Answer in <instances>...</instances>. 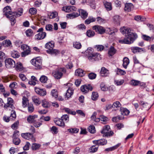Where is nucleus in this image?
<instances>
[{
    "label": "nucleus",
    "mask_w": 154,
    "mask_h": 154,
    "mask_svg": "<svg viewBox=\"0 0 154 154\" xmlns=\"http://www.w3.org/2000/svg\"><path fill=\"white\" fill-rule=\"evenodd\" d=\"M97 115V113L96 112H93L91 116V119L94 121L98 122L100 121V119L99 118H96V116Z\"/></svg>",
    "instance_id": "ea45409f"
},
{
    "label": "nucleus",
    "mask_w": 154,
    "mask_h": 154,
    "mask_svg": "<svg viewBox=\"0 0 154 154\" xmlns=\"http://www.w3.org/2000/svg\"><path fill=\"white\" fill-rule=\"evenodd\" d=\"M74 89L72 88H69L66 91L65 95V98L68 99L73 94Z\"/></svg>",
    "instance_id": "2eb2a0df"
},
{
    "label": "nucleus",
    "mask_w": 154,
    "mask_h": 154,
    "mask_svg": "<svg viewBox=\"0 0 154 154\" xmlns=\"http://www.w3.org/2000/svg\"><path fill=\"white\" fill-rule=\"evenodd\" d=\"M54 46V43L53 41L49 42L47 43L45 45V47L48 49V50L52 49Z\"/></svg>",
    "instance_id": "a878e982"
},
{
    "label": "nucleus",
    "mask_w": 154,
    "mask_h": 154,
    "mask_svg": "<svg viewBox=\"0 0 154 154\" xmlns=\"http://www.w3.org/2000/svg\"><path fill=\"white\" fill-rule=\"evenodd\" d=\"M92 89V86L90 84L85 85L81 87V91L84 93H87L89 91H91Z\"/></svg>",
    "instance_id": "1a4fd4ad"
},
{
    "label": "nucleus",
    "mask_w": 154,
    "mask_h": 154,
    "mask_svg": "<svg viewBox=\"0 0 154 154\" xmlns=\"http://www.w3.org/2000/svg\"><path fill=\"white\" fill-rule=\"evenodd\" d=\"M28 110L29 112H32L34 110V107L32 104H29L27 106Z\"/></svg>",
    "instance_id": "bf43d9fd"
},
{
    "label": "nucleus",
    "mask_w": 154,
    "mask_h": 154,
    "mask_svg": "<svg viewBox=\"0 0 154 154\" xmlns=\"http://www.w3.org/2000/svg\"><path fill=\"white\" fill-rule=\"evenodd\" d=\"M120 30L123 34H125V37L124 39L119 41V42L120 43L131 44L133 43L137 38V34L132 32L129 28H121Z\"/></svg>",
    "instance_id": "f257e3e1"
},
{
    "label": "nucleus",
    "mask_w": 154,
    "mask_h": 154,
    "mask_svg": "<svg viewBox=\"0 0 154 154\" xmlns=\"http://www.w3.org/2000/svg\"><path fill=\"white\" fill-rule=\"evenodd\" d=\"M93 143L94 144H95L99 146L104 145H106L107 143V140L104 139H100L97 140H94L93 141Z\"/></svg>",
    "instance_id": "f8f14e48"
},
{
    "label": "nucleus",
    "mask_w": 154,
    "mask_h": 154,
    "mask_svg": "<svg viewBox=\"0 0 154 154\" xmlns=\"http://www.w3.org/2000/svg\"><path fill=\"white\" fill-rule=\"evenodd\" d=\"M92 28L94 30H95L96 32L101 34L104 33L105 32V30L104 28L100 26L95 25Z\"/></svg>",
    "instance_id": "ddd939ff"
},
{
    "label": "nucleus",
    "mask_w": 154,
    "mask_h": 154,
    "mask_svg": "<svg viewBox=\"0 0 154 154\" xmlns=\"http://www.w3.org/2000/svg\"><path fill=\"white\" fill-rule=\"evenodd\" d=\"M77 10L76 8L74 6H68L63 7L62 10L66 12H72L76 11Z\"/></svg>",
    "instance_id": "4468645a"
},
{
    "label": "nucleus",
    "mask_w": 154,
    "mask_h": 154,
    "mask_svg": "<svg viewBox=\"0 0 154 154\" xmlns=\"http://www.w3.org/2000/svg\"><path fill=\"white\" fill-rule=\"evenodd\" d=\"M120 145V144L119 143L112 147H110L109 148H106L105 149V150L106 151H112L117 149L118 147Z\"/></svg>",
    "instance_id": "3c124183"
},
{
    "label": "nucleus",
    "mask_w": 154,
    "mask_h": 154,
    "mask_svg": "<svg viewBox=\"0 0 154 154\" xmlns=\"http://www.w3.org/2000/svg\"><path fill=\"white\" fill-rule=\"evenodd\" d=\"M46 52L51 55L56 56L60 54V51L57 49H52L51 50H47Z\"/></svg>",
    "instance_id": "412c9836"
},
{
    "label": "nucleus",
    "mask_w": 154,
    "mask_h": 154,
    "mask_svg": "<svg viewBox=\"0 0 154 154\" xmlns=\"http://www.w3.org/2000/svg\"><path fill=\"white\" fill-rule=\"evenodd\" d=\"M129 63V59L127 57H125L123 59V67L126 69L127 66Z\"/></svg>",
    "instance_id": "2f4dec72"
},
{
    "label": "nucleus",
    "mask_w": 154,
    "mask_h": 154,
    "mask_svg": "<svg viewBox=\"0 0 154 154\" xmlns=\"http://www.w3.org/2000/svg\"><path fill=\"white\" fill-rule=\"evenodd\" d=\"M48 79L47 77L44 75H42L40 77L39 80L42 83H45Z\"/></svg>",
    "instance_id": "4d7b16f0"
},
{
    "label": "nucleus",
    "mask_w": 154,
    "mask_h": 154,
    "mask_svg": "<svg viewBox=\"0 0 154 154\" xmlns=\"http://www.w3.org/2000/svg\"><path fill=\"white\" fill-rule=\"evenodd\" d=\"M38 117L37 115L29 116L27 118V121L30 123H34L35 122V119Z\"/></svg>",
    "instance_id": "4be33fe9"
},
{
    "label": "nucleus",
    "mask_w": 154,
    "mask_h": 154,
    "mask_svg": "<svg viewBox=\"0 0 154 154\" xmlns=\"http://www.w3.org/2000/svg\"><path fill=\"white\" fill-rule=\"evenodd\" d=\"M48 15L50 18L53 19L55 18L58 16V13L56 11L53 12L49 14Z\"/></svg>",
    "instance_id": "864d4df0"
},
{
    "label": "nucleus",
    "mask_w": 154,
    "mask_h": 154,
    "mask_svg": "<svg viewBox=\"0 0 154 154\" xmlns=\"http://www.w3.org/2000/svg\"><path fill=\"white\" fill-rule=\"evenodd\" d=\"M13 99L10 97L8 98L7 99V103L6 104H5L4 105V108L8 109L10 107L11 109V110H14L15 108V107L13 105Z\"/></svg>",
    "instance_id": "9b49d317"
},
{
    "label": "nucleus",
    "mask_w": 154,
    "mask_h": 154,
    "mask_svg": "<svg viewBox=\"0 0 154 154\" xmlns=\"http://www.w3.org/2000/svg\"><path fill=\"white\" fill-rule=\"evenodd\" d=\"M35 92L40 96H44L46 94V92L45 90L36 88H35Z\"/></svg>",
    "instance_id": "dca6fc26"
},
{
    "label": "nucleus",
    "mask_w": 154,
    "mask_h": 154,
    "mask_svg": "<svg viewBox=\"0 0 154 154\" xmlns=\"http://www.w3.org/2000/svg\"><path fill=\"white\" fill-rule=\"evenodd\" d=\"M134 19L139 22H142L144 21L145 20V18L144 17L140 16H136L134 17Z\"/></svg>",
    "instance_id": "a18cd8bd"
},
{
    "label": "nucleus",
    "mask_w": 154,
    "mask_h": 154,
    "mask_svg": "<svg viewBox=\"0 0 154 154\" xmlns=\"http://www.w3.org/2000/svg\"><path fill=\"white\" fill-rule=\"evenodd\" d=\"M21 136L24 139L28 140L32 139L33 137V135L30 133H22L21 134Z\"/></svg>",
    "instance_id": "f3484780"
},
{
    "label": "nucleus",
    "mask_w": 154,
    "mask_h": 154,
    "mask_svg": "<svg viewBox=\"0 0 154 154\" xmlns=\"http://www.w3.org/2000/svg\"><path fill=\"white\" fill-rule=\"evenodd\" d=\"M139 81L137 80L132 79L131 80L130 84L131 85L133 86H137L139 85Z\"/></svg>",
    "instance_id": "8fccbe9b"
},
{
    "label": "nucleus",
    "mask_w": 154,
    "mask_h": 154,
    "mask_svg": "<svg viewBox=\"0 0 154 154\" xmlns=\"http://www.w3.org/2000/svg\"><path fill=\"white\" fill-rule=\"evenodd\" d=\"M2 44L3 46L5 47H8L11 46L12 44L9 40H6L3 41Z\"/></svg>",
    "instance_id": "473e14b6"
},
{
    "label": "nucleus",
    "mask_w": 154,
    "mask_h": 154,
    "mask_svg": "<svg viewBox=\"0 0 154 154\" xmlns=\"http://www.w3.org/2000/svg\"><path fill=\"white\" fill-rule=\"evenodd\" d=\"M85 74V73H84V71L82 69H76L75 72V75L80 77L83 76Z\"/></svg>",
    "instance_id": "bb28decb"
},
{
    "label": "nucleus",
    "mask_w": 154,
    "mask_h": 154,
    "mask_svg": "<svg viewBox=\"0 0 154 154\" xmlns=\"http://www.w3.org/2000/svg\"><path fill=\"white\" fill-rule=\"evenodd\" d=\"M98 148V146L97 144L93 145L89 149L90 152L92 153L95 152L97 151Z\"/></svg>",
    "instance_id": "c9c22d12"
},
{
    "label": "nucleus",
    "mask_w": 154,
    "mask_h": 154,
    "mask_svg": "<svg viewBox=\"0 0 154 154\" xmlns=\"http://www.w3.org/2000/svg\"><path fill=\"white\" fill-rule=\"evenodd\" d=\"M88 131L91 133H94L95 132V127L93 125H91L88 127Z\"/></svg>",
    "instance_id": "338daca9"
},
{
    "label": "nucleus",
    "mask_w": 154,
    "mask_h": 154,
    "mask_svg": "<svg viewBox=\"0 0 154 154\" xmlns=\"http://www.w3.org/2000/svg\"><path fill=\"white\" fill-rule=\"evenodd\" d=\"M32 99L36 105H38L41 103V100L38 97L36 96H33L32 97Z\"/></svg>",
    "instance_id": "cd10ccee"
},
{
    "label": "nucleus",
    "mask_w": 154,
    "mask_h": 154,
    "mask_svg": "<svg viewBox=\"0 0 154 154\" xmlns=\"http://www.w3.org/2000/svg\"><path fill=\"white\" fill-rule=\"evenodd\" d=\"M23 12V10L22 8H21L18 12H14L12 13V15L16 18L17 17H19L21 16Z\"/></svg>",
    "instance_id": "c85d7f7f"
},
{
    "label": "nucleus",
    "mask_w": 154,
    "mask_h": 154,
    "mask_svg": "<svg viewBox=\"0 0 154 154\" xmlns=\"http://www.w3.org/2000/svg\"><path fill=\"white\" fill-rule=\"evenodd\" d=\"M11 55L14 58H18L20 56L19 53L15 51H13L11 52Z\"/></svg>",
    "instance_id": "37998d69"
},
{
    "label": "nucleus",
    "mask_w": 154,
    "mask_h": 154,
    "mask_svg": "<svg viewBox=\"0 0 154 154\" xmlns=\"http://www.w3.org/2000/svg\"><path fill=\"white\" fill-rule=\"evenodd\" d=\"M98 97V94L97 92H93L92 93L91 99L93 100H97Z\"/></svg>",
    "instance_id": "5fc2aeb1"
},
{
    "label": "nucleus",
    "mask_w": 154,
    "mask_h": 154,
    "mask_svg": "<svg viewBox=\"0 0 154 154\" xmlns=\"http://www.w3.org/2000/svg\"><path fill=\"white\" fill-rule=\"evenodd\" d=\"M4 14L7 17H9L10 20L11 24L14 25L16 22L15 18L12 15V13L10 6H7L5 7L3 10Z\"/></svg>",
    "instance_id": "7ed1b4c3"
},
{
    "label": "nucleus",
    "mask_w": 154,
    "mask_h": 154,
    "mask_svg": "<svg viewBox=\"0 0 154 154\" xmlns=\"http://www.w3.org/2000/svg\"><path fill=\"white\" fill-rule=\"evenodd\" d=\"M66 69L64 68H58L56 71L53 73V75L56 79H60L63 76V73H65Z\"/></svg>",
    "instance_id": "20e7f679"
},
{
    "label": "nucleus",
    "mask_w": 154,
    "mask_h": 154,
    "mask_svg": "<svg viewBox=\"0 0 154 154\" xmlns=\"http://www.w3.org/2000/svg\"><path fill=\"white\" fill-rule=\"evenodd\" d=\"M44 30L43 28L39 29L37 31V32H39L38 34L35 35V39L37 40H40L44 39L46 35V33L45 32H43Z\"/></svg>",
    "instance_id": "39448f33"
},
{
    "label": "nucleus",
    "mask_w": 154,
    "mask_h": 154,
    "mask_svg": "<svg viewBox=\"0 0 154 154\" xmlns=\"http://www.w3.org/2000/svg\"><path fill=\"white\" fill-rule=\"evenodd\" d=\"M96 19L92 17H89L88 19L85 20V23L87 24H89L91 22H94Z\"/></svg>",
    "instance_id": "e433bc0d"
},
{
    "label": "nucleus",
    "mask_w": 154,
    "mask_h": 154,
    "mask_svg": "<svg viewBox=\"0 0 154 154\" xmlns=\"http://www.w3.org/2000/svg\"><path fill=\"white\" fill-rule=\"evenodd\" d=\"M51 94L55 98H57L58 94L57 90L56 89L52 90L51 92Z\"/></svg>",
    "instance_id": "09e8293b"
},
{
    "label": "nucleus",
    "mask_w": 154,
    "mask_h": 154,
    "mask_svg": "<svg viewBox=\"0 0 154 154\" xmlns=\"http://www.w3.org/2000/svg\"><path fill=\"white\" fill-rule=\"evenodd\" d=\"M116 50L112 46H111L108 50V54L110 56H112L116 52Z\"/></svg>",
    "instance_id": "72a5a7b5"
},
{
    "label": "nucleus",
    "mask_w": 154,
    "mask_h": 154,
    "mask_svg": "<svg viewBox=\"0 0 154 154\" xmlns=\"http://www.w3.org/2000/svg\"><path fill=\"white\" fill-rule=\"evenodd\" d=\"M103 5L106 10L108 11H110L112 10V4L110 2H109L106 1L103 2Z\"/></svg>",
    "instance_id": "aec40b11"
},
{
    "label": "nucleus",
    "mask_w": 154,
    "mask_h": 154,
    "mask_svg": "<svg viewBox=\"0 0 154 154\" xmlns=\"http://www.w3.org/2000/svg\"><path fill=\"white\" fill-rule=\"evenodd\" d=\"M13 142L16 145H18L20 143V140L17 137H13Z\"/></svg>",
    "instance_id": "774afa93"
},
{
    "label": "nucleus",
    "mask_w": 154,
    "mask_h": 154,
    "mask_svg": "<svg viewBox=\"0 0 154 154\" xmlns=\"http://www.w3.org/2000/svg\"><path fill=\"white\" fill-rule=\"evenodd\" d=\"M87 35L88 37H92L93 36L95 35L94 32L91 30H88L86 32Z\"/></svg>",
    "instance_id": "e2e57ef3"
},
{
    "label": "nucleus",
    "mask_w": 154,
    "mask_h": 154,
    "mask_svg": "<svg viewBox=\"0 0 154 154\" xmlns=\"http://www.w3.org/2000/svg\"><path fill=\"white\" fill-rule=\"evenodd\" d=\"M16 69L17 70L19 71H22L23 70V66L21 63L19 62L17 63Z\"/></svg>",
    "instance_id": "de8ad7c7"
},
{
    "label": "nucleus",
    "mask_w": 154,
    "mask_h": 154,
    "mask_svg": "<svg viewBox=\"0 0 154 154\" xmlns=\"http://www.w3.org/2000/svg\"><path fill=\"white\" fill-rule=\"evenodd\" d=\"M73 47L77 49H80L82 47V45L81 43L79 42H74L73 43Z\"/></svg>",
    "instance_id": "79ce46f5"
},
{
    "label": "nucleus",
    "mask_w": 154,
    "mask_h": 154,
    "mask_svg": "<svg viewBox=\"0 0 154 154\" xmlns=\"http://www.w3.org/2000/svg\"><path fill=\"white\" fill-rule=\"evenodd\" d=\"M26 33L27 36L28 37H30L33 35V31L30 29L26 30Z\"/></svg>",
    "instance_id": "680f3d73"
},
{
    "label": "nucleus",
    "mask_w": 154,
    "mask_h": 154,
    "mask_svg": "<svg viewBox=\"0 0 154 154\" xmlns=\"http://www.w3.org/2000/svg\"><path fill=\"white\" fill-rule=\"evenodd\" d=\"M64 110L65 112L69 114L75 115L76 114V112L75 111H72L69 108H65Z\"/></svg>",
    "instance_id": "69168bd1"
},
{
    "label": "nucleus",
    "mask_w": 154,
    "mask_h": 154,
    "mask_svg": "<svg viewBox=\"0 0 154 154\" xmlns=\"http://www.w3.org/2000/svg\"><path fill=\"white\" fill-rule=\"evenodd\" d=\"M54 122L55 124L59 126L63 127L65 126L64 123L61 119H55L54 120Z\"/></svg>",
    "instance_id": "393cba45"
},
{
    "label": "nucleus",
    "mask_w": 154,
    "mask_h": 154,
    "mask_svg": "<svg viewBox=\"0 0 154 154\" xmlns=\"http://www.w3.org/2000/svg\"><path fill=\"white\" fill-rule=\"evenodd\" d=\"M67 131L71 133H77L79 131V129L77 128H72L68 129Z\"/></svg>",
    "instance_id": "13d9d810"
},
{
    "label": "nucleus",
    "mask_w": 154,
    "mask_h": 154,
    "mask_svg": "<svg viewBox=\"0 0 154 154\" xmlns=\"http://www.w3.org/2000/svg\"><path fill=\"white\" fill-rule=\"evenodd\" d=\"M121 106V104L118 101H116L113 103L112 105V107L114 109H117L119 108Z\"/></svg>",
    "instance_id": "603ef678"
},
{
    "label": "nucleus",
    "mask_w": 154,
    "mask_h": 154,
    "mask_svg": "<svg viewBox=\"0 0 154 154\" xmlns=\"http://www.w3.org/2000/svg\"><path fill=\"white\" fill-rule=\"evenodd\" d=\"M29 103V101L27 98L25 97L22 98V106L23 108L26 107L27 104Z\"/></svg>",
    "instance_id": "4c0bfd02"
},
{
    "label": "nucleus",
    "mask_w": 154,
    "mask_h": 154,
    "mask_svg": "<svg viewBox=\"0 0 154 154\" xmlns=\"http://www.w3.org/2000/svg\"><path fill=\"white\" fill-rule=\"evenodd\" d=\"M61 119L63 121H64L66 122H67L69 121V117L67 115H64L61 117Z\"/></svg>",
    "instance_id": "052dcab7"
},
{
    "label": "nucleus",
    "mask_w": 154,
    "mask_h": 154,
    "mask_svg": "<svg viewBox=\"0 0 154 154\" xmlns=\"http://www.w3.org/2000/svg\"><path fill=\"white\" fill-rule=\"evenodd\" d=\"M22 49L23 50L22 53V57L25 56L30 53V49L29 47L26 45H23L21 46Z\"/></svg>",
    "instance_id": "9d476101"
},
{
    "label": "nucleus",
    "mask_w": 154,
    "mask_h": 154,
    "mask_svg": "<svg viewBox=\"0 0 154 154\" xmlns=\"http://www.w3.org/2000/svg\"><path fill=\"white\" fill-rule=\"evenodd\" d=\"M96 19L98 23H104L106 22V20L100 17H97Z\"/></svg>",
    "instance_id": "0e129e2a"
},
{
    "label": "nucleus",
    "mask_w": 154,
    "mask_h": 154,
    "mask_svg": "<svg viewBox=\"0 0 154 154\" xmlns=\"http://www.w3.org/2000/svg\"><path fill=\"white\" fill-rule=\"evenodd\" d=\"M41 145L39 144L33 143L32 145L31 148L33 150H38L40 147Z\"/></svg>",
    "instance_id": "a19ab883"
},
{
    "label": "nucleus",
    "mask_w": 154,
    "mask_h": 154,
    "mask_svg": "<svg viewBox=\"0 0 154 154\" xmlns=\"http://www.w3.org/2000/svg\"><path fill=\"white\" fill-rule=\"evenodd\" d=\"M113 22L117 25H119L120 24V18L119 15H116L114 16L113 17Z\"/></svg>",
    "instance_id": "f704fd0d"
},
{
    "label": "nucleus",
    "mask_w": 154,
    "mask_h": 154,
    "mask_svg": "<svg viewBox=\"0 0 154 154\" xmlns=\"http://www.w3.org/2000/svg\"><path fill=\"white\" fill-rule=\"evenodd\" d=\"M31 61L32 64L36 67V69H39L41 68L42 60L39 57H37L35 59H32Z\"/></svg>",
    "instance_id": "0eeeda50"
},
{
    "label": "nucleus",
    "mask_w": 154,
    "mask_h": 154,
    "mask_svg": "<svg viewBox=\"0 0 154 154\" xmlns=\"http://www.w3.org/2000/svg\"><path fill=\"white\" fill-rule=\"evenodd\" d=\"M124 82V80L123 79L116 80L114 81L115 84L117 86H120L122 85Z\"/></svg>",
    "instance_id": "6e6d98bb"
},
{
    "label": "nucleus",
    "mask_w": 154,
    "mask_h": 154,
    "mask_svg": "<svg viewBox=\"0 0 154 154\" xmlns=\"http://www.w3.org/2000/svg\"><path fill=\"white\" fill-rule=\"evenodd\" d=\"M133 8V5L131 3H126L125 5L124 9L126 11H130Z\"/></svg>",
    "instance_id": "b1692460"
},
{
    "label": "nucleus",
    "mask_w": 154,
    "mask_h": 154,
    "mask_svg": "<svg viewBox=\"0 0 154 154\" xmlns=\"http://www.w3.org/2000/svg\"><path fill=\"white\" fill-rule=\"evenodd\" d=\"M9 110H11L10 117L7 116L6 115H5L3 116V118L4 121L7 122H8L10 119H14L16 117V115L15 111L13 109L11 110V109H9Z\"/></svg>",
    "instance_id": "423d86ee"
},
{
    "label": "nucleus",
    "mask_w": 154,
    "mask_h": 154,
    "mask_svg": "<svg viewBox=\"0 0 154 154\" xmlns=\"http://www.w3.org/2000/svg\"><path fill=\"white\" fill-rule=\"evenodd\" d=\"M42 106L44 108H48L50 106V103L48 101L45 99L42 101Z\"/></svg>",
    "instance_id": "c03bdc74"
},
{
    "label": "nucleus",
    "mask_w": 154,
    "mask_h": 154,
    "mask_svg": "<svg viewBox=\"0 0 154 154\" xmlns=\"http://www.w3.org/2000/svg\"><path fill=\"white\" fill-rule=\"evenodd\" d=\"M78 11L79 13V14L82 19H85L88 17V13L86 11L83 9H79Z\"/></svg>",
    "instance_id": "a211bd4d"
},
{
    "label": "nucleus",
    "mask_w": 154,
    "mask_h": 154,
    "mask_svg": "<svg viewBox=\"0 0 154 154\" xmlns=\"http://www.w3.org/2000/svg\"><path fill=\"white\" fill-rule=\"evenodd\" d=\"M121 114L123 115H127L129 113V111L126 108H121L120 109Z\"/></svg>",
    "instance_id": "58836bf2"
},
{
    "label": "nucleus",
    "mask_w": 154,
    "mask_h": 154,
    "mask_svg": "<svg viewBox=\"0 0 154 154\" xmlns=\"http://www.w3.org/2000/svg\"><path fill=\"white\" fill-rule=\"evenodd\" d=\"M131 49L132 52L134 53H135L137 52H140L143 51V48L137 47H132L131 48Z\"/></svg>",
    "instance_id": "7c9ffc66"
},
{
    "label": "nucleus",
    "mask_w": 154,
    "mask_h": 154,
    "mask_svg": "<svg viewBox=\"0 0 154 154\" xmlns=\"http://www.w3.org/2000/svg\"><path fill=\"white\" fill-rule=\"evenodd\" d=\"M110 128V126L108 125H106L103 128L101 133L103 134V136L106 137L107 136V134Z\"/></svg>",
    "instance_id": "5701e85b"
},
{
    "label": "nucleus",
    "mask_w": 154,
    "mask_h": 154,
    "mask_svg": "<svg viewBox=\"0 0 154 154\" xmlns=\"http://www.w3.org/2000/svg\"><path fill=\"white\" fill-rule=\"evenodd\" d=\"M100 75L101 76L106 77L109 74V71L108 70L104 67H102L100 71Z\"/></svg>",
    "instance_id": "6ab92c4d"
},
{
    "label": "nucleus",
    "mask_w": 154,
    "mask_h": 154,
    "mask_svg": "<svg viewBox=\"0 0 154 154\" xmlns=\"http://www.w3.org/2000/svg\"><path fill=\"white\" fill-rule=\"evenodd\" d=\"M106 33L109 35H113L114 34L115 32H117L116 29L115 30H112L109 28H107L106 29Z\"/></svg>",
    "instance_id": "49530a36"
},
{
    "label": "nucleus",
    "mask_w": 154,
    "mask_h": 154,
    "mask_svg": "<svg viewBox=\"0 0 154 154\" xmlns=\"http://www.w3.org/2000/svg\"><path fill=\"white\" fill-rule=\"evenodd\" d=\"M5 66L7 68H12L15 66V62L10 58L7 59L5 60Z\"/></svg>",
    "instance_id": "6e6552de"
},
{
    "label": "nucleus",
    "mask_w": 154,
    "mask_h": 154,
    "mask_svg": "<svg viewBox=\"0 0 154 154\" xmlns=\"http://www.w3.org/2000/svg\"><path fill=\"white\" fill-rule=\"evenodd\" d=\"M79 14L78 13L73 12L72 14H68L66 15V17L70 19H72L78 17Z\"/></svg>",
    "instance_id": "c756f323"
},
{
    "label": "nucleus",
    "mask_w": 154,
    "mask_h": 154,
    "mask_svg": "<svg viewBox=\"0 0 154 154\" xmlns=\"http://www.w3.org/2000/svg\"><path fill=\"white\" fill-rule=\"evenodd\" d=\"M86 52L88 53V58L90 61H94L99 60L101 59V55L98 53L92 52V48H91L87 49Z\"/></svg>",
    "instance_id": "f03ea898"
}]
</instances>
